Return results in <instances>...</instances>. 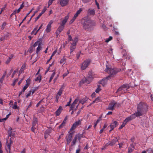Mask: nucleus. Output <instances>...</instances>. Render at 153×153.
Masks as SVG:
<instances>
[{"mask_svg": "<svg viewBox=\"0 0 153 153\" xmlns=\"http://www.w3.org/2000/svg\"><path fill=\"white\" fill-rule=\"evenodd\" d=\"M106 68L105 70V71L107 72L110 75L107 76L105 78H103L101 81V84L104 86L107 82L108 80H110L112 79L118 72L121 71L120 69L117 68H111L106 65Z\"/></svg>", "mask_w": 153, "mask_h": 153, "instance_id": "f257e3e1", "label": "nucleus"}, {"mask_svg": "<svg viewBox=\"0 0 153 153\" xmlns=\"http://www.w3.org/2000/svg\"><path fill=\"white\" fill-rule=\"evenodd\" d=\"M148 109L147 104L144 102H140L138 104L137 107V112L134 114L136 117L142 116L145 114Z\"/></svg>", "mask_w": 153, "mask_h": 153, "instance_id": "f03ea898", "label": "nucleus"}, {"mask_svg": "<svg viewBox=\"0 0 153 153\" xmlns=\"http://www.w3.org/2000/svg\"><path fill=\"white\" fill-rule=\"evenodd\" d=\"M95 25V22L91 20H86L83 23V28L85 30H89Z\"/></svg>", "mask_w": 153, "mask_h": 153, "instance_id": "7ed1b4c3", "label": "nucleus"}, {"mask_svg": "<svg viewBox=\"0 0 153 153\" xmlns=\"http://www.w3.org/2000/svg\"><path fill=\"white\" fill-rule=\"evenodd\" d=\"M130 88V86L128 84H123V85L120 87L118 89L116 93L120 92V94H123L126 92L128 89Z\"/></svg>", "mask_w": 153, "mask_h": 153, "instance_id": "20e7f679", "label": "nucleus"}, {"mask_svg": "<svg viewBox=\"0 0 153 153\" xmlns=\"http://www.w3.org/2000/svg\"><path fill=\"white\" fill-rule=\"evenodd\" d=\"M91 60L89 59H87L85 60L81 65V68L82 70L85 69L90 65Z\"/></svg>", "mask_w": 153, "mask_h": 153, "instance_id": "39448f33", "label": "nucleus"}, {"mask_svg": "<svg viewBox=\"0 0 153 153\" xmlns=\"http://www.w3.org/2000/svg\"><path fill=\"white\" fill-rule=\"evenodd\" d=\"M13 142L11 140V139L9 140H7L6 143V144L7 148L8 149V150H7V153H10V147L11 144L13 143Z\"/></svg>", "mask_w": 153, "mask_h": 153, "instance_id": "423d86ee", "label": "nucleus"}, {"mask_svg": "<svg viewBox=\"0 0 153 153\" xmlns=\"http://www.w3.org/2000/svg\"><path fill=\"white\" fill-rule=\"evenodd\" d=\"M136 117L134 114L131 115L129 117H127L123 121V122L126 125L130 121L132 120Z\"/></svg>", "mask_w": 153, "mask_h": 153, "instance_id": "0eeeda50", "label": "nucleus"}, {"mask_svg": "<svg viewBox=\"0 0 153 153\" xmlns=\"http://www.w3.org/2000/svg\"><path fill=\"white\" fill-rule=\"evenodd\" d=\"M82 121L81 120H78L77 121H76L75 123H74L72 126L71 128L70 129V131H72L75 129L76 127L80 125L81 124V122Z\"/></svg>", "mask_w": 153, "mask_h": 153, "instance_id": "6e6552de", "label": "nucleus"}, {"mask_svg": "<svg viewBox=\"0 0 153 153\" xmlns=\"http://www.w3.org/2000/svg\"><path fill=\"white\" fill-rule=\"evenodd\" d=\"M73 133H71L68 134L66 137V141L68 144H69L71 142L72 138Z\"/></svg>", "mask_w": 153, "mask_h": 153, "instance_id": "1a4fd4ad", "label": "nucleus"}, {"mask_svg": "<svg viewBox=\"0 0 153 153\" xmlns=\"http://www.w3.org/2000/svg\"><path fill=\"white\" fill-rule=\"evenodd\" d=\"M114 103L112 101L109 103V105L107 108V109L111 111H113L114 110Z\"/></svg>", "mask_w": 153, "mask_h": 153, "instance_id": "9d476101", "label": "nucleus"}, {"mask_svg": "<svg viewBox=\"0 0 153 153\" xmlns=\"http://www.w3.org/2000/svg\"><path fill=\"white\" fill-rule=\"evenodd\" d=\"M69 18V16L68 15L66 16L64 19L62 21L61 23L60 24V25L63 27H65V25L67 22L68 19Z\"/></svg>", "mask_w": 153, "mask_h": 153, "instance_id": "9b49d317", "label": "nucleus"}, {"mask_svg": "<svg viewBox=\"0 0 153 153\" xmlns=\"http://www.w3.org/2000/svg\"><path fill=\"white\" fill-rule=\"evenodd\" d=\"M91 81L89 80V79H87L85 77L82 79L80 81V84H82L83 83H86L87 84H89Z\"/></svg>", "mask_w": 153, "mask_h": 153, "instance_id": "f8f14e48", "label": "nucleus"}, {"mask_svg": "<svg viewBox=\"0 0 153 153\" xmlns=\"http://www.w3.org/2000/svg\"><path fill=\"white\" fill-rule=\"evenodd\" d=\"M117 125V122L116 121H114L110 125V127L111 128V129L109 131L110 132L111 131L114 129L116 127Z\"/></svg>", "mask_w": 153, "mask_h": 153, "instance_id": "ddd939ff", "label": "nucleus"}, {"mask_svg": "<svg viewBox=\"0 0 153 153\" xmlns=\"http://www.w3.org/2000/svg\"><path fill=\"white\" fill-rule=\"evenodd\" d=\"M69 0H60V4L62 7L66 5L68 3Z\"/></svg>", "mask_w": 153, "mask_h": 153, "instance_id": "4468645a", "label": "nucleus"}, {"mask_svg": "<svg viewBox=\"0 0 153 153\" xmlns=\"http://www.w3.org/2000/svg\"><path fill=\"white\" fill-rule=\"evenodd\" d=\"M53 22L52 21H51L47 25L46 29V31L47 33H49L51 31V25Z\"/></svg>", "mask_w": 153, "mask_h": 153, "instance_id": "2eb2a0df", "label": "nucleus"}, {"mask_svg": "<svg viewBox=\"0 0 153 153\" xmlns=\"http://www.w3.org/2000/svg\"><path fill=\"white\" fill-rule=\"evenodd\" d=\"M30 79H28L26 81V84L23 87L22 89V91H25L27 89V88L28 87L30 84Z\"/></svg>", "mask_w": 153, "mask_h": 153, "instance_id": "dca6fc26", "label": "nucleus"}, {"mask_svg": "<svg viewBox=\"0 0 153 153\" xmlns=\"http://www.w3.org/2000/svg\"><path fill=\"white\" fill-rule=\"evenodd\" d=\"M118 140L116 137H115L111 141H109L110 143L111 146H113L117 142H118Z\"/></svg>", "mask_w": 153, "mask_h": 153, "instance_id": "f3484780", "label": "nucleus"}, {"mask_svg": "<svg viewBox=\"0 0 153 153\" xmlns=\"http://www.w3.org/2000/svg\"><path fill=\"white\" fill-rule=\"evenodd\" d=\"M75 136L76 137V139H78L79 142H80L81 139L83 137V134H78L76 135Z\"/></svg>", "mask_w": 153, "mask_h": 153, "instance_id": "a211bd4d", "label": "nucleus"}, {"mask_svg": "<svg viewBox=\"0 0 153 153\" xmlns=\"http://www.w3.org/2000/svg\"><path fill=\"white\" fill-rule=\"evenodd\" d=\"M37 119L36 117H34L32 122V126L33 127H37Z\"/></svg>", "mask_w": 153, "mask_h": 153, "instance_id": "6ab92c4d", "label": "nucleus"}, {"mask_svg": "<svg viewBox=\"0 0 153 153\" xmlns=\"http://www.w3.org/2000/svg\"><path fill=\"white\" fill-rule=\"evenodd\" d=\"M14 55L13 54H11L9 56L8 58L7 59L5 62V63L6 64H8L11 60L13 58Z\"/></svg>", "mask_w": 153, "mask_h": 153, "instance_id": "aec40b11", "label": "nucleus"}, {"mask_svg": "<svg viewBox=\"0 0 153 153\" xmlns=\"http://www.w3.org/2000/svg\"><path fill=\"white\" fill-rule=\"evenodd\" d=\"M88 13L90 15H94L95 14V10L94 9H89Z\"/></svg>", "mask_w": 153, "mask_h": 153, "instance_id": "412c9836", "label": "nucleus"}, {"mask_svg": "<svg viewBox=\"0 0 153 153\" xmlns=\"http://www.w3.org/2000/svg\"><path fill=\"white\" fill-rule=\"evenodd\" d=\"M135 149V147L134 145L132 144L128 148V153L132 152Z\"/></svg>", "mask_w": 153, "mask_h": 153, "instance_id": "4be33fe9", "label": "nucleus"}, {"mask_svg": "<svg viewBox=\"0 0 153 153\" xmlns=\"http://www.w3.org/2000/svg\"><path fill=\"white\" fill-rule=\"evenodd\" d=\"M64 89V86L62 85V87L60 88L58 92L56 94L57 95H58L59 96H61L62 94V92H63Z\"/></svg>", "mask_w": 153, "mask_h": 153, "instance_id": "5701e85b", "label": "nucleus"}, {"mask_svg": "<svg viewBox=\"0 0 153 153\" xmlns=\"http://www.w3.org/2000/svg\"><path fill=\"white\" fill-rule=\"evenodd\" d=\"M12 132H13L12 131V128L10 127L9 128V130L7 132L8 134V137H11V136L13 137L14 136V134H13Z\"/></svg>", "mask_w": 153, "mask_h": 153, "instance_id": "b1692460", "label": "nucleus"}, {"mask_svg": "<svg viewBox=\"0 0 153 153\" xmlns=\"http://www.w3.org/2000/svg\"><path fill=\"white\" fill-rule=\"evenodd\" d=\"M62 110V108L60 106L57 110L55 112V113L56 116H59Z\"/></svg>", "mask_w": 153, "mask_h": 153, "instance_id": "393cba45", "label": "nucleus"}, {"mask_svg": "<svg viewBox=\"0 0 153 153\" xmlns=\"http://www.w3.org/2000/svg\"><path fill=\"white\" fill-rule=\"evenodd\" d=\"M87 77L89 79H92L94 78V75L91 71H90L88 72L87 75Z\"/></svg>", "mask_w": 153, "mask_h": 153, "instance_id": "a878e982", "label": "nucleus"}, {"mask_svg": "<svg viewBox=\"0 0 153 153\" xmlns=\"http://www.w3.org/2000/svg\"><path fill=\"white\" fill-rule=\"evenodd\" d=\"M25 67H26V65L24 63L22 65V66L21 68V69L19 71V73L20 74L22 73L23 72V71L25 69Z\"/></svg>", "mask_w": 153, "mask_h": 153, "instance_id": "bb28decb", "label": "nucleus"}, {"mask_svg": "<svg viewBox=\"0 0 153 153\" xmlns=\"http://www.w3.org/2000/svg\"><path fill=\"white\" fill-rule=\"evenodd\" d=\"M71 47L70 48V53H71L73 52L74 49L76 48V45H75V44H71Z\"/></svg>", "mask_w": 153, "mask_h": 153, "instance_id": "cd10ccee", "label": "nucleus"}, {"mask_svg": "<svg viewBox=\"0 0 153 153\" xmlns=\"http://www.w3.org/2000/svg\"><path fill=\"white\" fill-rule=\"evenodd\" d=\"M41 43H42L41 40L40 39L38 40V41L36 42H35V43L34 44L33 47H35L37 45H38V46L39 45H40Z\"/></svg>", "mask_w": 153, "mask_h": 153, "instance_id": "c85d7f7f", "label": "nucleus"}, {"mask_svg": "<svg viewBox=\"0 0 153 153\" xmlns=\"http://www.w3.org/2000/svg\"><path fill=\"white\" fill-rule=\"evenodd\" d=\"M50 133L49 131L48 130H46L45 133V138L46 139L48 137Z\"/></svg>", "mask_w": 153, "mask_h": 153, "instance_id": "c756f323", "label": "nucleus"}, {"mask_svg": "<svg viewBox=\"0 0 153 153\" xmlns=\"http://www.w3.org/2000/svg\"><path fill=\"white\" fill-rule=\"evenodd\" d=\"M77 139H76V137L75 136L74 137L73 139V140L72 141L71 144V146H74L75 145L76 141L77 140Z\"/></svg>", "mask_w": 153, "mask_h": 153, "instance_id": "7c9ffc66", "label": "nucleus"}, {"mask_svg": "<svg viewBox=\"0 0 153 153\" xmlns=\"http://www.w3.org/2000/svg\"><path fill=\"white\" fill-rule=\"evenodd\" d=\"M41 49L42 47L41 45H39L36 51V53L37 54H38L39 52L41 50Z\"/></svg>", "mask_w": 153, "mask_h": 153, "instance_id": "2f4dec72", "label": "nucleus"}, {"mask_svg": "<svg viewBox=\"0 0 153 153\" xmlns=\"http://www.w3.org/2000/svg\"><path fill=\"white\" fill-rule=\"evenodd\" d=\"M64 27L60 25L58 27L57 30L60 32V33L62 31L64 28Z\"/></svg>", "mask_w": 153, "mask_h": 153, "instance_id": "473e14b6", "label": "nucleus"}, {"mask_svg": "<svg viewBox=\"0 0 153 153\" xmlns=\"http://www.w3.org/2000/svg\"><path fill=\"white\" fill-rule=\"evenodd\" d=\"M78 40V38L76 37H75L74 39L72 40V42H70L71 44H75V45H76V43L77 42Z\"/></svg>", "mask_w": 153, "mask_h": 153, "instance_id": "72a5a7b5", "label": "nucleus"}, {"mask_svg": "<svg viewBox=\"0 0 153 153\" xmlns=\"http://www.w3.org/2000/svg\"><path fill=\"white\" fill-rule=\"evenodd\" d=\"M35 81H40L41 80V76L40 75H39L35 79Z\"/></svg>", "mask_w": 153, "mask_h": 153, "instance_id": "f704fd0d", "label": "nucleus"}, {"mask_svg": "<svg viewBox=\"0 0 153 153\" xmlns=\"http://www.w3.org/2000/svg\"><path fill=\"white\" fill-rule=\"evenodd\" d=\"M47 10V8L46 7H45L43 10H42V12L40 13L39 14V15L40 16H41L42 15V14H43L44 13H45V11Z\"/></svg>", "mask_w": 153, "mask_h": 153, "instance_id": "c9c22d12", "label": "nucleus"}, {"mask_svg": "<svg viewBox=\"0 0 153 153\" xmlns=\"http://www.w3.org/2000/svg\"><path fill=\"white\" fill-rule=\"evenodd\" d=\"M65 62V59L64 58L62 59L60 61V63L61 64H64Z\"/></svg>", "mask_w": 153, "mask_h": 153, "instance_id": "e433bc0d", "label": "nucleus"}, {"mask_svg": "<svg viewBox=\"0 0 153 153\" xmlns=\"http://www.w3.org/2000/svg\"><path fill=\"white\" fill-rule=\"evenodd\" d=\"M6 24V23L5 22H4L3 23L2 25L1 26V28L2 30H3Z\"/></svg>", "mask_w": 153, "mask_h": 153, "instance_id": "4c0bfd02", "label": "nucleus"}, {"mask_svg": "<svg viewBox=\"0 0 153 153\" xmlns=\"http://www.w3.org/2000/svg\"><path fill=\"white\" fill-rule=\"evenodd\" d=\"M66 123L64 122H62L61 124L59 126V128H61L64 127Z\"/></svg>", "mask_w": 153, "mask_h": 153, "instance_id": "58836bf2", "label": "nucleus"}, {"mask_svg": "<svg viewBox=\"0 0 153 153\" xmlns=\"http://www.w3.org/2000/svg\"><path fill=\"white\" fill-rule=\"evenodd\" d=\"M75 107V104L72 103V104L71 105L70 111H71V110H74V108Z\"/></svg>", "mask_w": 153, "mask_h": 153, "instance_id": "ea45409f", "label": "nucleus"}, {"mask_svg": "<svg viewBox=\"0 0 153 153\" xmlns=\"http://www.w3.org/2000/svg\"><path fill=\"white\" fill-rule=\"evenodd\" d=\"M113 39V37L111 36H110L108 38L106 39V40L105 41V42H108L111 40Z\"/></svg>", "mask_w": 153, "mask_h": 153, "instance_id": "a19ab883", "label": "nucleus"}, {"mask_svg": "<svg viewBox=\"0 0 153 153\" xmlns=\"http://www.w3.org/2000/svg\"><path fill=\"white\" fill-rule=\"evenodd\" d=\"M36 127H33V126L31 128V131L33 132L34 133H35L36 132Z\"/></svg>", "mask_w": 153, "mask_h": 153, "instance_id": "79ce46f5", "label": "nucleus"}, {"mask_svg": "<svg viewBox=\"0 0 153 153\" xmlns=\"http://www.w3.org/2000/svg\"><path fill=\"white\" fill-rule=\"evenodd\" d=\"M17 108V103L15 102L14 104V105L12 107V108L14 109H16Z\"/></svg>", "mask_w": 153, "mask_h": 153, "instance_id": "37998d69", "label": "nucleus"}, {"mask_svg": "<svg viewBox=\"0 0 153 153\" xmlns=\"http://www.w3.org/2000/svg\"><path fill=\"white\" fill-rule=\"evenodd\" d=\"M113 102L114 103V107H118L120 106V103H118L117 102H115L114 100H113Z\"/></svg>", "mask_w": 153, "mask_h": 153, "instance_id": "c03bdc74", "label": "nucleus"}, {"mask_svg": "<svg viewBox=\"0 0 153 153\" xmlns=\"http://www.w3.org/2000/svg\"><path fill=\"white\" fill-rule=\"evenodd\" d=\"M148 153H153V150L151 148H149L147 150Z\"/></svg>", "mask_w": 153, "mask_h": 153, "instance_id": "a18cd8bd", "label": "nucleus"}, {"mask_svg": "<svg viewBox=\"0 0 153 153\" xmlns=\"http://www.w3.org/2000/svg\"><path fill=\"white\" fill-rule=\"evenodd\" d=\"M82 8H80L78 10H77L76 11V13L77 14L79 15L80 14V13H81V12L82 11Z\"/></svg>", "mask_w": 153, "mask_h": 153, "instance_id": "49530a36", "label": "nucleus"}, {"mask_svg": "<svg viewBox=\"0 0 153 153\" xmlns=\"http://www.w3.org/2000/svg\"><path fill=\"white\" fill-rule=\"evenodd\" d=\"M55 0H49V1H48V7L50 6V5H51L52 2H53V1H54Z\"/></svg>", "mask_w": 153, "mask_h": 153, "instance_id": "de8ad7c7", "label": "nucleus"}, {"mask_svg": "<svg viewBox=\"0 0 153 153\" xmlns=\"http://www.w3.org/2000/svg\"><path fill=\"white\" fill-rule=\"evenodd\" d=\"M100 99L99 97H98L96 98L95 100L94 101V102H100Z\"/></svg>", "mask_w": 153, "mask_h": 153, "instance_id": "09e8293b", "label": "nucleus"}, {"mask_svg": "<svg viewBox=\"0 0 153 153\" xmlns=\"http://www.w3.org/2000/svg\"><path fill=\"white\" fill-rule=\"evenodd\" d=\"M125 125H126V124L123 122L122 125L119 128V129H121L123 127L125 126Z\"/></svg>", "mask_w": 153, "mask_h": 153, "instance_id": "8fccbe9b", "label": "nucleus"}, {"mask_svg": "<svg viewBox=\"0 0 153 153\" xmlns=\"http://www.w3.org/2000/svg\"><path fill=\"white\" fill-rule=\"evenodd\" d=\"M95 2L96 4L97 5V8L98 9H100L99 4V3L97 1V0H95Z\"/></svg>", "mask_w": 153, "mask_h": 153, "instance_id": "3c124183", "label": "nucleus"}, {"mask_svg": "<svg viewBox=\"0 0 153 153\" xmlns=\"http://www.w3.org/2000/svg\"><path fill=\"white\" fill-rule=\"evenodd\" d=\"M55 71L53 72L50 78H51V79H52L53 78V77H54V76L55 75Z\"/></svg>", "mask_w": 153, "mask_h": 153, "instance_id": "603ef678", "label": "nucleus"}, {"mask_svg": "<svg viewBox=\"0 0 153 153\" xmlns=\"http://www.w3.org/2000/svg\"><path fill=\"white\" fill-rule=\"evenodd\" d=\"M32 102H30V103L28 105L27 108V109L29 108H30L32 105Z\"/></svg>", "mask_w": 153, "mask_h": 153, "instance_id": "864d4df0", "label": "nucleus"}, {"mask_svg": "<svg viewBox=\"0 0 153 153\" xmlns=\"http://www.w3.org/2000/svg\"><path fill=\"white\" fill-rule=\"evenodd\" d=\"M75 19H76L73 17L70 21V24H71L72 23Z\"/></svg>", "mask_w": 153, "mask_h": 153, "instance_id": "5fc2aeb1", "label": "nucleus"}, {"mask_svg": "<svg viewBox=\"0 0 153 153\" xmlns=\"http://www.w3.org/2000/svg\"><path fill=\"white\" fill-rule=\"evenodd\" d=\"M18 70H15L14 72H13L12 75V77H13L14 76L15 74L17 72Z\"/></svg>", "mask_w": 153, "mask_h": 153, "instance_id": "6e6d98bb", "label": "nucleus"}, {"mask_svg": "<svg viewBox=\"0 0 153 153\" xmlns=\"http://www.w3.org/2000/svg\"><path fill=\"white\" fill-rule=\"evenodd\" d=\"M100 90V87H98L95 91V92L96 93H98Z\"/></svg>", "mask_w": 153, "mask_h": 153, "instance_id": "4d7b16f0", "label": "nucleus"}, {"mask_svg": "<svg viewBox=\"0 0 153 153\" xmlns=\"http://www.w3.org/2000/svg\"><path fill=\"white\" fill-rule=\"evenodd\" d=\"M36 89H31V90L30 91H31V94L33 95L35 92L36 91Z\"/></svg>", "mask_w": 153, "mask_h": 153, "instance_id": "13d9d810", "label": "nucleus"}, {"mask_svg": "<svg viewBox=\"0 0 153 153\" xmlns=\"http://www.w3.org/2000/svg\"><path fill=\"white\" fill-rule=\"evenodd\" d=\"M31 93V91H29V93L26 95V97L28 98L30 96V95Z\"/></svg>", "mask_w": 153, "mask_h": 153, "instance_id": "bf43d9fd", "label": "nucleus"}, {"mask_svg": "<svg viewBox=\"0 0 153 153\" xmlns=\"http://www.w3.org/2000/svg\"><path fill=\"white\" fill-rule=\"evenodd\" d=\"M110 144V142L109 141L107 143L105 144V146L106 147L108 146H111V145Z\"/></svg>", "mask_w": 153, "mask_h": 153, "instance_id": "052dcab7", "label": "nucleus"}, {"mask_svg": "<svg viewBox=\"0 0 153 153\" xmlns=\"http://www.w3.org/2000/svg\"><path fill=\"white\" fill-rule=\"evenodd\" d=\"M6 74H7V72L6 71H5L4 73V74H3L2 76L1 77L2 78L4 79V78L5 77V76Z\"/></svg>", "mask_w": 153, "mask_h": 153, "instance_id": "680f3d73", "label": "nucleus"}, {"mask_svg": "<svg viewBox=\"0 0 153 153\" xmlns=\"http://www.w3.org/2000/svg\"><path fill=\"white\" fill-rule=\"evenodd\" d=\"M78 101V99H76L74 101L73 103L75 104H76L77 103Z\"/></svg>", "mask_w": 153, "mask_h": 153, "instance_id": "e2e57ef3", "label": "nucleus"}, {"mask_svg": "<svg viewBox=\"0 0 153 153\" xmlns=\"http://www.w3.org/2000/svg\"><path fill=\"white\" fill-rule=\"evenodd\" d=\"M42 102H43L42 100L41 101H40L36 105V107H38L39 105H40V103Z\"/></svg>", "mask_w": 153, "mask_h": 153, "instance_id": "0e129e2a", "label": "nucleus"}, {"mask_svg": "<svg viewBox=\"0 0 153 153\" xmlns=\"http://www.w3.org/2000/svg\"><path fill=\"white\" fill-rule=\"evenodd\" d=\"M5 39H5V37H4V36H3L0 38V41H2L4 40Z\"/></svg>", "mask_w": 153, "mask_h": 153, "instance_id": "69168bd1", "label": "nucleus"}, {"mask_svg": "<svg viewBox=\"0 0 153 153\" xmlns=\"http://www.w3.org/2000/svg\"><path fill=\"white\" fill-rule=\"evenodd\" d=\"M118 145H119V148H121L122 147V146L123 145V143H121L118 144Z\"/></svg>", "mask_w": 153, "mask_h": 153, "instance_id": "338daca9", "label": "nucleus"}, {"mask_svg": "<svg viewBox=\"0 0 153 153\" xmlns=\"http://www.w3.org/2000/svg\"><path fill=\"white\" fill-rule=\"evenodd\" d=\"M80 53L81 52H80L76 54V56L77 59H78L79 58L80 55Z\"/></svg>", "mask_w": 153, "mask_h": 153, "instance_id": "774afa93", "label": "nucleus"}]
</instances>
